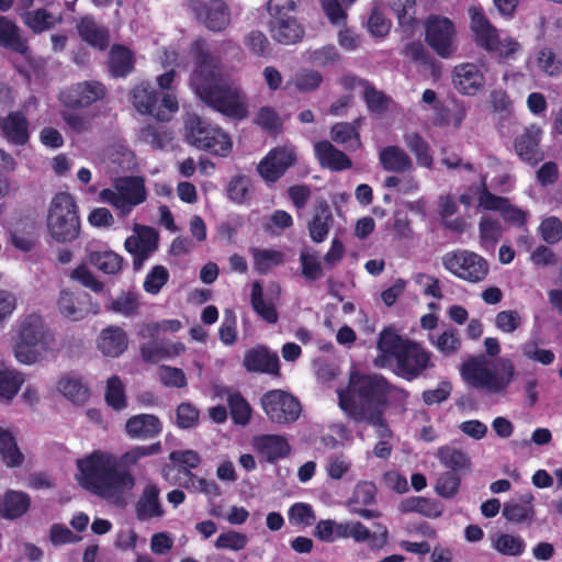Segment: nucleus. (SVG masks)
Wrapping results in <instances>:
<instances>
[{"label":"nucleus","instance_id":"obj_1","mask_svg":"<svg viewBox=\"0 0 562 562\" xmlns=\"http://www.w3.org/2000/svg\"><path fill=\"white\" fill-rule=\"evenodd\" d=\"M162 451L160 441L148 446H136L121 454L95 450L77 461L80 471L79 484L103 499L119 502L124 494L135 486V477L130 469L145 457L156 456Z\"/></svg>","mask_w":562,"mask_h":562},{"label":"nucleus","instance_id":"obj_2","mask_svg":"<svg viewBox=\"0 0 562 562\" xmlns=\"http://www.w3.org/2000/svg\"><path fill=\"white\" fill-rule=\"evenodd\" d=\"M189 55L193 61L191 85L199 98L215 111L236 120L248 115L240 90L222 74L221 59L212 54L204 37L192 42Z\"/></svg>","mask_w":562,"mask_h":562},{"label":"nucleus","instance_id":"obj_3","mask_svg":"<svg viewBox=\"0 0 562 562\" xmlns=\"http://www.w3.org/2000/svg\"><path fill=\"white\" fill-rule=\"evenodd\" d=\"M391 383L378 373H352L345 389L337 391L341 411L353 422L362 423L363 418L390 406Z\"/></svg>","mask_w":562,"mask_h":562},{"label":"nucleus","instance_id":"obj_4","mask_svg":"<svg viewBox=\"0 0 562 562\" xmlns=\"http://www.w3.org/2000/svg\"><path fill=\"white\" fill-rule=\"evenodd\" d=\"M56 337L40 313L19 316L12 328V351L21 364L32 366L55 350Z\"/></svg>","mask_w":562,"mask_h":562},{"label":"nucleus","instance_id":"obj_5","mask_svg":"<svg viewBox=\"0 0 562 562\" xmlns=\"http://www.w3.org/2000/svg\"><path fill=\"white\" fill-rule=\"evenodd\" d=\"M378 349L385 359H394L395 373L406 381L417 379L432 366L429 351L420 344L403 338L391 328H385L380 333Z\"/></svg>","mask_w":562,"mask_h":562},{"label":"nucleus","instance_id":"obj_6","mask_svg":"<svg viewBox=\"0 0 562 562\" xmlns=\"http://www.w3.org/2000/svg\"><path fill=\"white\" fill-rule=\"evenodd\" d=\"M46 225L50 237L60 244L76 240L80 235V217L75 198L58 192L50 201Z\"/></svg>","mask_w":562,"mask_h":562},{"label":"nucleus","instance_id":"obj_7","mask_svg":"<svg viewBox=\"0 0 562 562\" xmlns=\"http://www.w3.org/2000/svg\"><path fill=\"white\" fill-rule=\"evenodd\" d=\"M460 374L470 387L498 394L510 384L515 369L507 362L498 372L487 366L484 357H470L461 364Z\"/></svg>","mask_w":562,"mask_h":562},{"label":"nucleus","instance_id":"obj_8","mask_svg":"<svg viewBox=\"0 0 562 562\" xmlns=\"http://www.w3.org/2000/svg\"><path fill=\"white\" fill-rule=\"evenodd\" d=\"M469 13L471 31L477 46L490 53H497L501 59H515L520 44L513 38L501 41L497 29L488 21L482 8L472 7Z\"/></svg>","mask_w":562,"mask_h":562},{"label":"nucleus","instance_id":"obj_9","mask_svg":"<svg viewBox=\"0 0 562 562\" xmlns=\"http://www.w3.org/2000/svg\"><path fill=\"white\" fill-rule=\"evenodd\" d=\"M186 138L192 146L218 157H227L233 147L226 132L199 116H192L187 121Z\"/></svg>","mask_w":562,"mask_h":562},{"label":"nucleus","instance_id":"obj_10","mask_svg":"<svg viewBox=\"0 0 562 562\" xmlns=\"http://www.w3.org/2000/svg\"><path fill=\"white\" fill-rule=\"evenodd\" d=\"M130 94L132 104L140 114H150L160 122L168 121L170 114L179 110L178 99L173 93H161L148 81L135 85Z\"/></svg>","mask_w":562,"mask_h":562},{"label":"nucleus","instance_id":"obj_11","mask_svg":"<svg viewBox=\"0 0 562 562\" xmlns=\"http://www.w3.org/2000/svg\"><path fill=\"white\" fill-rule=\"evenodd\" d=\"M101 201L112 205L121 216H127L134 207L147 199L145 181L140 177H123L114 182V190L102 189L99 193Z\"/></svg>","mask_w":562,"mask_h":562},{"label":"nucleus","instance_id":"obj_12","mask_svg":"<svg viewBox=\"0 0 562 562\" xmlns=\"http://www.w3.org/2000/svg\"><path fill=\"white\" fill-rule=\"evenodd\" d=\"M442 266L451 274L470 283L485 280L490 272V266L485 258L464 249L446 252L442 256Z\"/></svg>","mask_w":562,"mask_h":562},{"label":"nucleus","instance_id":"obj_13","mask_svg":"<svg viewBox=\"0 0 562 562\" xmlns=\"http://www.w3.org/2000/svg\"><path fill=\"white\" fill-rule=\"evenodd\" d=\"M454 23L446 16L429 15L425 21V42L440 58H451L458 49Z\"/></svg>","mask_w":562,"mask_h":562},{"label":"nucleus","instance_id":"obj_14","mask_svg":"<svg viewBox=\"0 0 562 562\" xmlns=\"http://www.w3.org/2000/svg\"><path fill=\"white\" fill-rule=\"evenodd\" d=\"M106 95L108 89L103 82L83 80L61 90L59 101L68 110H80L103 101Z\"/></svg>","mask_w":562,"mask_h":562},{"label":"nucleus","instance_id":"obj_15","mask_svg":"<svg viewBox=\"0 0 562 562\" xmlns=\"http://www.w3.org/2000/svg\"><path fill=\"white\" fill-rule=\"evenodd\" d=\"M262 408L272 423H294L301 414L300 402L282 390H271L261 397Z\"/></svg>","mask_w":562,"mask_h":562},{"label":"nucleus","instance_id":"obj_16","mask_svg":"<svg viewBox=\"0 0 562 562\" xmlns=\"http://www.w3.org/2000/svg\"><path fill=\"white\" fill-rule=\"evenodd\" d=\"M296 161L297 155L292 146H277L259 161L257 171L266 183H276Z\"/></svg>","mask_w":562,"mask_h":562},{"label":"nucleus","instance_id":"obj_17","mask_svg":"<svg viewBox=\"0 0 562 562\" xmlns=\"http://www.w3.org/2000/svg\"><path fill=\"white\" fill-rule=\"evenodd\" d=\"M542 130L536 124H531L516 136L514 148L517 156L526 164L536 166L544 158L541 149Z\"/></svg>","mask_w":562,"mask_h":562},{"label":"nucleus","instance_id":"obj_18","mask_svg":"<svg viewBox=\"0 0 562 562\" xmlns=\"http://www.w3.org/2000/svg\"><path fill=\"white\" fill-rule=\"evenodd\" d=\"M252 447L260 461L276 464L291 454L292 448L286 437L265 434L254 437Z\"/></svg>","mask_w":562,"mask_h":562},{"label":"nucleus","instance_id":"obj_19","mask_svg":"<svg viewBox=\"0 0 562 562\" xmlns=\"http://www.w3.org/2000/svg\"><path fill=\"white\" fill-rule=\"evenodd\" d=\"M158 239V233L149 226H143L136 236H130L125 239L124 247L134 257L135 270H139L151 254L157 250Z\"/></svg>","mask_w":562,"mask_h":562},{"label":"nucleus","instance_id":"obj_20","mask_svg":"<svg viewBox=\"0 0 562 562\" xmlns=\"http://www.w3.org/2000/svg\"><path fill=\"white\" fill-rule=\"evenodd\" d=\"M243 366L247 372L280 376V359L277 351L266 345H258L245 352Z\"/></svg>","mask_w":562,"mask_h":562},{"label":"nucleus","instance_id":"obj_21","mask_svg":"<svg viewBox=\"0 0 562 562\" xmlns=\"http://www.w3.org/2000/svg\"><path fill=\"white\" fill-rule=\"evenodd\" d=\"M193 11L205 27L213 32H222L231 23V11L224 0L199 2L193 7Z\"/></svg>","mask_w":562,"mask_h":562},{"label":"nucleus","instance_id":"obj_22","mask_svg":"<svg viewBox=\"0 0 562 562\" xmlns=\"http://www.w3.org/2000/svg\"><path fill=\"white\" fill-rule=\"evenodd\" d=\"M268 31L277 43L293 45L304 37V27L292 15L274 16L268 23Z\"/></svg>","mask_w":562,"mask_h":562},{"label":"nucleus","instance_id":"obj_23","mask_svg":"<svg viewBox=\"0 0 562 562\" xmlns=\"http://www.w3.org/2000/svg\"><path fill=\"white\" fill-rule=\"evenodd\" d=\"M453 85L464 95H475L485 85L480 67L472 63L458 65L453 69Z\"/></svg>","mask_w":562,"mask_h":562},{"label":"nucleus","instance_id":"obj_24","mask_svg":"<svg viewBox=\"0 0 562 562\" xmlns=\"http://www.w3.org/2000/svg\"><path fill=\"white\" fill-rule=\"evenodd\" d=\"M79 37L90 47L104 52L110 45V30L99 24L92 15L81 16L76 25Z\"/></svg>","mask_w":562,"mask_h":562},{"label":"nucleus","instance_id":"obj_25","mask_svg":"<svg viewBox=\"0 0 562 562\" xmlns=\"http://www.w3.org/2000/svg\"><path fill=\"white\" fill-rule=\"evenodd\" d=\"M2 136L15 146H24L30 140V122L22 111H12L0 117Z\"/></svg>","mask_w":562,"mask_h":562},{"label":"nucleus","instance_id":"obj_26","mask_svg":"<svg viewBox=\"0 0 562 562\" xmlns=\"http://www.w3.org/2000/svg\"><path fill=\"white\" fill-rule=\"evenodd\" d=\"M135 54L123 44H113L110 47L106 60L109 77L126 78L135 70Z\"/></svg>","mask_w":562,"mask_h":562},{"label":"nucleus","instance_id":"obj_27","mask_svg":"<svg viewBox=\"0 0 562 562\" xmlns=\"http://www.w3.org/2000/svg\"><path fill=\"white\" fill-rule=\"evenodd\" d=\"M89 301L90 295L86 292L63 290L60 292L57 306L59 313L64 317L72 322H78L83 319L90 313V308L88 306Z\"/></svg>","mask_w":562,"mask_h":562},{"label":"nucleus","instance_id":"obj_28","mask_svg":"<svg viewBox=\"0 0 562 562\" xmlns=\"http://www.w3.org/2000/svg\"><path fill=\"white\" fill-rule=\"evenodd\" d=\"M159 495L160 490L155 483H148L145 485L135 503V514L138 520L146 521L164 516L165 509Z\"/></svg>","mask_w":562,"mask_h":562},{"label":"nucleus","instance_id":"obj_29","mask_svg":"<svg viewBox=\"0 0 562 562\" xmlns=\"http://www.w3.org/2000/svg\"><path fill=\"white\" fill-rule=\"evenodd\" d=\"M162 431L160 419L153 414H138L130 417L125 423V432L132 439H153Z\"/></svg>","mask_w":562,"mask_h":562},{"label":"nucleus","instance_id":"obj_30","mask_svg":"<svg viewBox=\"0 0 562 562\" xmlns=\"http://www.w3.org/2000/svg\"><path fill=\"white\" fill-rule=\"evenodd\" d=\"M127 334L119 326L105 327L98 338V348L105 357H120L127 349Z\"/></svg>","mask_w":562,"mask_h":562},{"label":"nucleus","instance_id":"obj_31","mask_svg":"<svg viewBox=\"0 0 562 562\" xmlns=\"http://www.w3.org/2000/svg\"><path fill=\"white\" fill-rule=\"evenodd\" d=\"M314 151L319 165L331 171L346 170L352 166L351 159L328 140L317 142Z\"/></svg>","mask_w":562,"mask_h":562},{"label":"nucleus","instance_id":"obj_32","mask_svg":"<svg viewBox=\"0 0 562 562\" xmlns=\"http://www.w3.org/2000/svg\"><path fill=\"white\" fill-rule=\"evenodd\" d=\"M533 495L531 493L521 494L518 501H509L504 504L503 516L514 524H531L535 519Z\"/></svg>","mask_w":562,"mask_h":562},{"label":"nucleus","instance_id":"obj_33","mask_svg":"<svg viewBox=\"0 0 562 562\" xmlns=\"http://www.w3.org/2000/svg\"><path fill=\"white\" fill-rule=\"evenodd\" d=\"M31 506V498L24 492L9 490L0 497V516L5 519L22 517Z\"/></svg>","mask_w":562,"mask_h":562},{"label":"nucleus","instance_id":"obj_34","mask_svg":"<svg viewBox=\"0 0 562 562\" xmlns=\"http://www.w3.org/2000/svg\"><path fill=\"white\" fill-rule=\"evenodd\" d=\"M333 223L330 207L325 200L318 201L315 213L308 223V232L314 243H322L327 238Z\"/></svg>","mask_w":562,"mask_h":562},{"label":"nucleus","instance_id":"obj_35","mask_svg":"<svg viewBox=\"0 0 562 562\" xmlns=\"http://www.w3.org/2000/svg\"><path fill=\"white\" fill-rule=\"evenodd\" d=\"M0 45L21 55L30 49L27 40L20 36L19 26L4 15H0Z\"/></svg>","mask_w":562,"mask_h":562},{"label":"nucleus","instance_id":"obj_36","mask_svg":"<svg viewBox=\"0 0 562 562\" xmlns=\"http://www.w3.org/2000/svg\"><path fill=\"white\" fill-rule=\"evenodd\" d=\"M380 162L384 170L404 173L413 169L411 157L398 146H386L380 151Z\"/></svg>","mask_w":562,"mask_h":562},{"label":"nucleus","instance_id":"obj_37","mask_svg":"<svg viewBox=\"0 0 562 562\" xmlns=\"http://www.w3.org/2000/svg\"><path fill=\"white\" fill-rule=\"evenodd\" d=\"M87 259L91 266L104 274H117L124 263L123 257L111 249L91 250Z\"/></svg>","mask_w":562,"mask_h":562},{"label":"nucleus","instance_id":"obj_38","mask_svg":"<svg viewBox=\"0 0 562 562\" xmlns=\"http://www.w3.org/2000/svg\"><path fill=\"white\" fill-rule=\"evenodd\" d=\"M437 458L445 468L450 469V472L456 474L465 472L471 467L468 453L450 446L440 447L437 451Z\"/></svg>","mask_w":562,"mask_h":562},{"label":"nucleus","instance_id":"obj_39","mask_svg":"<svg viewBox=\"0 0 562 562\" xmlns=\"http://www.w3.org/2000/svg\"><path fill=\"white\" fill-rule=\"evenodd\" d=\"M363 121V117L356 119L352 123L340 122L336 123L330 130L331 139L346 148H356L360 146V135L358 127Z\"/></svg>","mask_w":562,"mask_h":562},{"label":"nucleus","instance_id":"obj_40","mask_svg":"<svg viewBox=\"0 0 562 562\" xmlns=\"http://www.w3.org/2000/svg\"><path fill=\"white\" fill-rule=\"evenodd\" d=\"M358 83L364 88L363 100L367 104L369 112L381 115L389 111L392 98L383 91L378 90L366 79H358Z\"/></svg>","mask_w":562,"mask_h":562},{"label":"nucleus","instance_id":"obj_41","mask_svg":"<svg viewBox=\"0 0 562 562\" xmlns=\"http://www.w3.org/2000/svg\"><path fill=\"white\" fill-rule=\"evenodd\" d=\"M0 456L8 468H18L24 461V456L18 447L14 436L2 427H0Z\"/></svg>","mask_w":562,"mask_h":562},{"label":"nucleus","instance_id":"obj_42","mask_svg":"<svg viewBox=\"0 0 562 562\" xmlns=\"http://www.w3.org/2000/svg\"><path fill=\"white\" fill-rule=\"evenodd\" d=\"M24 375L22 372L9 368L0 363V397L4 400H12L20 391L24 383Z\"/></svg>","mask_w":562,"mask_h":562},{"label":"nucleus","instance_id":"obj_43","mask_svg":"<svg viewBox=\"0 0 562 562\" xmlns=\"http://www.w3.org/2000/svg\"><path fill=\"white\" fill-rule=\"evenodd\" d=\"M139 294L134 291L123 292L105 306L106 311L125 317L137 315L139 313Z\"/></svg>","mask_w":562,"mask_h":562},{"label":"nucleus","instance_id":"obj_44","mask_svg":"<svg viewBox=\"0 0 562 562\" xmlns=\"http://www.w3.org/2000/svg\"><path fill=\"white\" fill-rule=\"evenodd\" d=\"M404 143L415 155L416 161L419 166L425 168L432 167L434 158L430 154L429 145L418 133L412 132L405 134Z\"/></svg>","mask_w":562,"mask_h":562},{"label":"nucleus","instance_id":"obj_45","mask_svg":"<svg viewBox=\"0 0 562 562\" xmlns=\"http://www.w3.org/2000/svg\"><path fill=\"white\" fill-rule=\"evenodd\" d=\"M251 306L252 310L267 323L274 324L278 322L279 314L272 303L263 300V291L261 284L256 281L251 286Z\"/></svg>","mask_w":562,"mask_h":562},{"label":"nucleus","instance_id":"obj_46","mask_svg":"<svg viewBox=\"0 0 562 562\" xmlns=\"http://www.w3.org/2000/svg\"><path fill=\"white\" fill-rule=\"evenodd\" d=\"M21 16L23 23L35 34L53 29L57 22L54 15L44 8L26 11Z\"/></svg>","mask_w":562,"mask_h":562},{"label":"nucleus","instance_id":"obj_47","mask_svg":"<svg viewBox=\"0 0 562 562\" xmlns=\"http://www.w3.org/2000/svg\"><path fill=\"white\" fill-rule=\"evenodd\" d=\"M254 268L259 274H266L273 267L283 263L284 256L281 251L274 249L252 248Z\"/></svg>","mask_w":562,"mask_h":562},{"label":"nucleus","instance_id":"obj_48","mask_svg":"<svg viewBox=\"0 0 562 562\" xmlns=\"http://www.w3.org/2000/svg\"><path fill=\"white\" fill-rule=\"evenodd\" d=\"M227 404L235 425L246 426L250 422L251 407L239 392H231L227 396Z\"/></svg>","mask_w":562,"mask_h":562},{"label":"nucleus","instance_id":"obj_49","mask_svg":"<svg viewBox=\"0 0 562 562\" xmlns=\"http://www.w3.org/2000/svg\"><path fill=\"white\" fill-rule=\"evenodd\" d=\"M252 181L246 175H237L233 177L227 184V198L236 203L244 204L250 199Z\"/></svg>","mask_w":562,"mask_h":562},{"label":"nucleus","instance_id":"obj_50","mask_svg":"<svg viewBox=\"0 0 562 562\" xmlns=\"http://www.w3.org/2000/svg\"><path fill=\"white\" fill-rule=\"evenodd\" d=\"M404 509L418 513L428 518L440 517L443 510L442 505L438 501L422 496L407 499Z\"/></svg>","mask_w":562,"mask_h":562},{"label":"nucleus","instance_id":"obj_51","mask_svg":"<svg viewBox=\"0 0 562 562\" xmlns=\"http://www.w3.org/2000/svg\"><path fill=\"white\" fill-rule=\"evenodd\" d=\"M494 549L506 557H520L526 550V542L519 536L501 533L493 542Z\"/></svg>","mask_w":562,"mask_h":562},{"label":"nucleus","instance_id":"obj_52","mask_svg":"<svg viewBox=\"0 0 562 562\" xmlns=\"http://www.w3.org/2000/svg\"><path fill=\"white\" fill-rule=\"evenodd\" d=\"M105 402L114 411H122L127 406L125 387L120 376L112 375L106 381Z\"/></svg>","mask_w":562,"mask_h":562},{"label":"nucleus","instance_id":"obj_53","mask_svg":"<svg viewBox=\"0 0 562 562\" xmlns=\"http://www.w3.org/2000/svg\"><path fill=\"white\" fill-rule=\"evenodd\" d=\"M58 390L72 403H83L89 395L88 389L79 379L61 378L58 381Z\"/></svg>","mask_w":562,"mask_h":562},{"label":"nucleus","instance_id":"obj_54","mask_svg":"<svg viewBox=\"0 0 562 562\" xmlns=\"http://www.w3.org/2000/svg\"><path fill=\"white\" fill-rule=\"evenodd\" d=\"M480 243L485 249L496 245L502 236V229L498 221L488 216H482L479 223Z\"/></svg>","mask_w":562,"mask_h":562},{"label":"nucleus","instance_id":"obj_55","mask_svg":"<svg viewBox=\"0 0 562 562\" xmlns=\"http://www.w3.org/2000/svg\"><path fill=\"white\" fill-rule=\"evenodd\" d=\"M170 461L179 467V471L190 477H194L191 470L196 469L201 462L198 452L193 450H175L169 454Z\"/></svg>","mask_w":562,"mask_h":562},{"label":"nucleus","instance_id":"obj_56","mask_svg":"<svg viewBox=\"0 0 562 562\" xmlns=\"http://www.w3.org/2000/svg\"><path fill=\"white\" fill-rule=\"evenodd\" d=\"M542 240L548 245H557L562 240V221L554 215L543 218L538 227Z\"/></svg>","mask_w":562,"mask_h":562},{"label":"nucleus","instance_id":"obj_57","mask_svg":"<svg viewBox=\"0 0 562 562\" xmlns=\"http://www.w3.org/2000/svg\"><path fill=\"white\" fill-rule=\"evenodd\" d=\"M461 477L453 472H445L437 479L435 491L436 493L447 499L453 498L460 488Z\"/></svg>","mask_w":562,"mask_h":562},{"label":"nucleus","instance_id":"obj_58","mask_svg":"<svg viewBox=\"0 0 562 562\" xmlns=\"http://www.w3.org/2000/svg\"><path fill=\"white\" fill-rule=\"evenodd\" d=\"M169 271L166 267L157 265L147 273L143 288L145 292L156 295L167 284Z\"/></svg>","mask_w":562,"mask_h":562},{"label":"nucleus","instance_id":"obj_59","mask_svg":"<svg viewBox=\"0 0 562 562\" xmlns=\"http://www.w3.org/2000/svg\"><path fill=\"white\" fill-rule=\"evenodd\" d=\"M248 543V538L245 533L229 530L226 532H222L216 541L215 548L218 550H232V551H240L246 548Z\"/></svg>","mask_w":562,"mask_h":562},{"label":"nucleus","instance_id":"obj_60","mask_svg":"<svg viewBox=\"0 0 562 562\" xmlns=\"http://www.w3.org/2000/svg\"><path fill=\"white\" fill-rule=\"evenodd\" d=\"M390 5L401 26H412L415 23L416 0H391Z\"/></svg>","mask_w":562,"mask_h":562},{"label":"nucleus","instance_id":"obj_61","mask_svg":"<svg viewBox=\"0 0 562 562\" xmlns=\"http://www.w3.org/2000/svg\"><path fill=\"white\" fill-rule=\"evenodd\" d=\"M538 67L549 76H557L562 70V61L557 57L554 50L550 47H543L537 56Z\"/></svg>","mask_w":562,"mask_h":562},{"label":"nucleus","instance_id":"obj_62","mask_svg":"<svg viewBox=\"0 0 562 562\" xmlns=\"http://www.w3.org/2000/svg\"><path fill=\"white\" fill-rule=\"evenodd\" d=\"M293 225V218L290 213L284 210H276L270 217L263 223V229L270 235H280L282 231Z\"/></svg>","mask_w":562,"mask_h":562},{"label":"nucleus","instance_id":"obj_63","mask_svg":"<svg viewBox=\"0 0 562 562\" xmlns=\"http://www.w3.org/2000/svg\"><path fill=\"white\" fill-rule=\"evenodd\" d=\"M376 487L371 482H360L357 484L352 497L349 499L348 505L352 506H368L375 502Z\"/></svg>","mask_w":562,"mask_h":562},{"label":"nucleus","instance_id":"obj_64","mask_svg":"<svg viewBox=\"0 0 562 562\" xmlns=\"http://www.w3.org/2000/svg\"><path fill=\"white\" fill-rule=\"evenodd\" d=\"M322 74L313 69H302L295 75L294 79L295 87L301 92L314 91L322 85Z\"/></svg>","mask_w":562,"mask_h":562}]
</instances>
